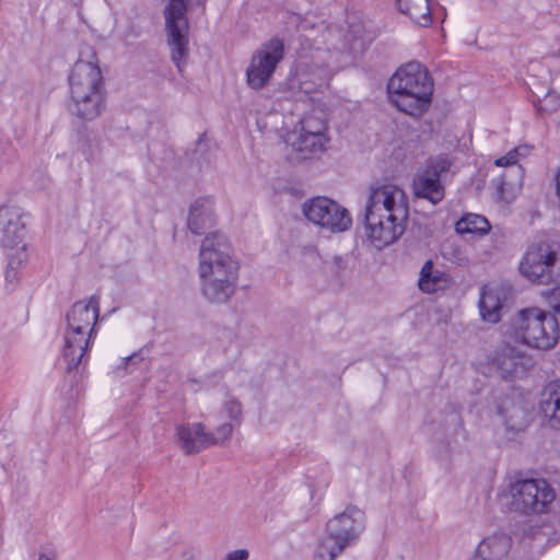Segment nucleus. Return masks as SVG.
<instances>
[{
  "label": "nucleus",
  "mask_w": 560,
  "mask_h": 560,
  "mask_svg": "<svg viewBox=\"0 0 560 560\" xmlns=\"http://www.w3.org/2000/svg\"><path fill=\"white\" fill-rule=\"evenodd\" d=\"M521 155V148H514L513 150L509 151L504 156L497 159L494 164L501 167L512 166L518 162Z\"/></svg>",
  "instance_id": "obj_32"
},
{
  "label": "nucleus",
  "mask_w": 560,
  "mask_h": 560,
  "mask_svg": "<svg viewBox=\"0 0 560 560\" xmlns=\"http://www.w3.org/2000/svg\"><path fill=\"white\" fill-rule=\"evenodd\" d=\"M387 89L393 104L400 112L420 116L431 104L433 81L420 62L411 61L396 71Z\"/></svg>",
  "instance_id": "obj_4"
},
{
  "label": "nucleus",
  "mask_w": 560,
  "mask_h": 560,
  "mask_svg": "<svg viewBox=\"0 0 560 560\" xmlns=\"http://www.w3.org/2000/svg\"><path fill=\"white\" fill-rule=\"evenodd\" d=\"M100 315V299L92 295L88 301H79L66 314L62 358L67 371L77 370L89 360L94 326Z\"/></svg>",
  "instance_id": "obj_3"
},
{
  "label": "nucleus",
  "mask_w": 560,
  "mask_h": 560,
  "mask_svg": "<svg viewBox=\"0 0 560 560\" xmlns=\"http://www.w3.org/2000/svg\"><path fill=\"white\" fill-rule=\"evenodd\" d=\"M447 284V277L444 271L435 269L433 262L428 260L420 270L418 280L419 289L424 293H434Z\"/></svg>",
  "instance_id": "obj_23"
},
{
  "label": "nucleus",
  "mask_w": 560,
  "mask_h": 560,
  "mask_svg": "<svg viewBox=\"0 0 560 560\" xmlns=\"http://www.w3.org/2000/svg\"><path fill=\"white\" fill-rule=\"evenodd\" d=\"M176 441L186 455L201 452L209 447L207 431L202 423H184L176 427Z\"/></svg>",
  "instance_id": "obj_16"
},
{
  "label": "nucleus",
  "mask_w": 560,
  "mask_h": 560,
  "mask_svg": "<svg viewBox=\"0 0 560 560\" xmlns=\"http://www.w3.org/2000/svg\"><path fill=\"white\" fill-rule=\"evenodd\" d=\"M238 269L229 238L219 232L208 234L198 255L197 272L202 298L212 304L226 303L235 293Z\"/></svg>",
  "instance_id": "obj_1"
},
{
  "label": "nucleus",
  "mask_w": 560,
  "mask_h": 560,
  "mask_svg": "<svg viewBox=\"0 0 560 560\" xmlns=\"http://www.w3.org/2000/svg\"><path fill=\"white\" fill-rule=\"evenodd\" d=\"M511 509L522 514L545 513L556 498L545 479L516 480L510 487Z\"/></svg>",
  "instance_id": "obj_7"
},
{
  "label": "nucleus",
  "mask_w": 560,
  "mask_h": 560,
  "mask_svg": "<svg viewBox=\"0 0 560 560\" xmlns=\"http://www.w3.org/2000/svg\"><path fill=\"white\" fill-rule=\"evenodd\" d=\"M248 552L246 550H235L226 556V560H247Z\"/></svg>",
  "instance_id": "obj_35"
},
{
  "label": "nucleus",
  "mask_w": 560,
  "mask_h": 560,
  "mask_svg": "<svg viewBox=\"0 0 560 560\" xmlns=\"http://www.w3.org/2000/svg\"><path fill=\"white\" fill-rule=\"evenodd\" d=\"M0 224L2 225V213H0Z\"/></svg>",
  "instance_id": "obj_39"
},
{
  "label": "nucleus",
  "mask_w": 560,
  "mask_h": 560,
  "mask_svg": "<svg viewBox=\"0 0 560 560\" xmlns=\"http://www.w3.org/2000/svg\"><path fill=\"white\" fill-rule=\"evenodd\" d=\"M0 213H2V245L7 248L14 249V247L20 246V244H24L25 224L22 221L20 210L14 207L1 206Z\"/></svg>",
  "instance_id": "obj_15"
},
{
  "label": "nucleus",
  "mask_w": 560,
  "mask_h": 560,
  "mask_svg": "<svg viewBox=\"0 0 560 560\" xmlns=\"http://www.w3.org/2000/svg\"><path fill=\"white\" fill-rule=\"evenodd\" d=\"M329 138L327 135L308 133L299 131L292 141L293 149L301 153V158L307 159L313 154L322 153L326 150Z\"/></svg>",
  "instance_id": "obj_19"
},
{
  "label": "nucleus",
  "mask_w": 560,
  "mask_h": 560,
  "mask_svg": "<svg viewBox=\"0 0 560 560\" xmlns=\"http://www.w3.org/2000/svg\"><path fill=\"white\" fill-rule=\"evenodd\" d=\"M558 253L547 242L530 244L524 253L518 270L528 281L538 284H550L555 280Z\"/></svg>",
  "instance_id": "obj_8"
},
{
  "label": "nucleus",
  "mask_w": 560,
  "mask_h": 560,
  "mask_svg": "<svg viewBox=\"0 0 560 560\" xmlns=\"http://www.w3.org/2000/svg\"><path fill=\"white\" fill-rule=\"evenodd\" d=\"M71 92H91L104 90L100 67L94 61L78 60L69 75Z\"/></svg>",
  "instance_id": "obj_13"
},
{
  "label": "nucleus",
  "mask_w": 560,
  "mask_h": 560,
  "mask_svg": "<svg viewBox=\"0 0 560 560\" xmlns=\"http://www.w3.org/2000/svg\"><path fill=\"white\" fill-rule=\"evenodd\" d=\"M499 413L503 418V423L508 430L521 431L528 423V411L521 404L508 399L499 407Z\"/></svg>",
  "instance_id": "obj_22"
},
{
  "label": "nucleus",
  "mask_w": 560,
  "mask_h": 560,
  "mask_svg": "<svg viewBox=\"0 0 560 560\" xmlns=\"http://www.w3.org/2000/svg\"><path fill=\"white\" fill-rule=\"evenodd\" d=\"M11 250L12 252L8 254L7 278H14L15 275H11V271H15L23 267L28 258L26 244H22L21 246L14 247V249Z\"/></svg>",
  "instance_id": "obj_28"
},
{
  "label": "nucleus",
  "mask_w": 560,
  "mask_h": 560,
  "mask_svg": "<svg viewBox=\"0 0 560 560\" xmlns=\"http://www.w3.org/2000/svg\"><path fill=\"white\" fill-rule=\"evenodd\" d=\"M493 184H494L500 197L504 198L505 189L508 186H510V184L506 183V180H505V176L502 175L500 177L494 178Z\"/></svg>",
  "instance_id": "obj_33"
},
{
  "label": "nucleus",
  "mask_w": 560,
  "mask_h": 560,
  "mask_svg": "<svg viewBox=\"0 0 560 560\" xmlns=\"http://www.w3.org/2000/svg\"><path fill=\"white\" fill-rule=\"evenodd\" d=\"M452 161L447 155H438L428 160L423 170L419 171L412 182L413 194L433 205L444 198V186L441 176L450 171Z\"/></svg>",
  "instance_id": "obj_11"
},
{
  "label": "nucleus",
  "mask_w": 560,
  "mask_h": 560,
  "mask_svg": "<svg viewBox=\"0 0 560 560\" xmlns=\"http://www.w3.org/2000/svg\"><path fill=\"white\" fill-rule=\"evenodd\" d=\"M492 364L503 378H515L526 374L532 359L516 348L504 345L495 351Z\"/></svg>",
  "instance_id": "obj_12"
},
{
  "label": "nucleus",
  "mask_w": 560,
  "mask_h": 560,
  "mask_svg": "<svg viewBox=\"0 0 560 560\" xmlns=\"http://www.w3.org/2000/svg\"><path fill=\"white\" fill-rule=\"evenodd\" d=\"M35 560H56V553L52 549L48 547H43Z\"/></svg>",
  "instance_id": "obj_34"
},
{
  "label": "nucleus",
  "mask_w": 560,
  "mask_h": 560,
  "mask_svg": "<svg viewBox=\"0 0 560 560\" xmlns=\"http://www.w3.org/2000/svg\"><path fill=\"white\" fill-rule=\"evenodd\" d=\"M222 409L232 421L237 423L241 421L242 404L234 397H229L224 401Z\"/></svg>",
  "instance_id": "obj_31"
},
{
  "label": "nucleus",
  "mask_w": 560,
  "mask_h": 560,
  "mask_svg": "<svg viewBox=\"0 0 560 560\" xmlns=\"http://www.w3.org/2000/svg\"><path fill=\"white\" fill-rule=\"evenodd\" d=\"M515 172L520 175V174H521V168H520V167H517V168L515 170Z\"/></svg>",
  "instance_id": "obj_38"
},
{
  "label": "nucleus",
  "mask_w": 560,
  "mask_h": 560,
  "mask_svg": "<svg viewBox=\"0 0 560 560\" xmlns=\"http://www.w3.org/2000/svg\"><path fill=\"white\" fill-rule=\"evenodd\" d=\"M512 539L505 534H493L485 538L477 548V553L483 560H501L510 551Z\"/></svg>",
  "instance_id": "obj_18"
},
{
  "label": "nucleus",
  "mask_w": 560,
  "mask_h": 560,
  "mask_svg": "<svg viewBox=\"0 0 560 560\" xmlns=\"http://www.w3.org/2000/svg\"><path fill=\"white\" fill-rule=\"evenodd\" d=\"M553 310H555L556 312L560 313V305H555V306H553Z\"/></svg>",
  "instance_id": "obj_37"
},
{
  "label": "nucleus",
  "mask_w": 560,
  "mask_h": 560,
  "mask_svg": "<svg viewBox=\"0 0 560 560\" xmlns=\"http://www.w3.org/2000/svg\"><path fill=\"white\" fill-rule=\"evenodd\" d=\"M104 106V90L70 93V110L82 120L95 119L101 115Z\"/></svg>",
  "instance_id": "obj_14"
},
{
  "label": "nucleus",
  "mask_w": 560,
  "mask_h": 560,
  "mask_svg": "<svg viewBox=\"0 0 560 560\" xmlns=\"http://www.w3.org/2000/svg\"><path fill=\"white\" fill-rule=\"evenodd\" d=\"M283 57L284 44L282 39L273 37L261 44L253 54L246 70L248 86L253 90H261L265 88Z\"/></svg>",
  "instance_id": "obj_9"
},
{
  "label": "nucleus",
  "mask_w": 560,
  "mask_h": 560,
  "mask_svg": "<svg viewBox=\"0 0 560 560\" xmlns=\"http://www.w3.org/2000/svg\"><path fill=\"white\" fill-rule=\"evenodd\" d=\"M332 262L337 272H341L347 268V260L341 256H335Z\"/></svg>",
  "instance_id": "obj_36"
},
{
  "label": "nucleus",
  "mask_w": 560,
  "mask_h": 560,
  "mask_svg": "<svg viewBox=\"0 0 560 560\" xmlns=\"http://www.w3.org/2000/svg\"><path fill=\"white\" fill-rule=\"evenodd\" d=\"M397 8L419 26L428 27L432 24L429 0H397Z\"/></svg>",
  "instance_id": "obj_20"
},
{
  "label": "nucleus",
  "mask_w": 560,
  "mask_h": 560,
  "mask_svg": "<svg viewBox=\"0 0 560 560\" xmlns=\"http://www.w3.org/2000/svg\"><path fill=\"white\" fill-rule=\"evenodd\" d=\"M365 529V514L357 506H348L330 518L326 525L327 538L314 556V560H335L348 546L355 542Z\"/></svg>",
  "instance_id": "obj_6"
},
{
  "label": "nucleus",
  "mask_w": 560,
  "mask_h": 560,
  "mask_svg": "<svg viewBox=\"0 0 560 560\" xmlns=\"http://www.w3.org/2000/svg\"><path fill=\"white\" fill-rule=\"evenodd\" d=\"M303 213L310 222L332 233L345 232L352 224L349 211L326 197H315L305 201Z\"/></svg>",
  "instance_id": "obj_10"
},
{
  "label": "nucleus",
  "mask_w": 560,
  "mask_h": 560,
  "mask_svg": "<svg viewBox=\"0 0 560 560\" xmlns=\"http://www.w3.org/2000/svg\"><path fill=\"white\" fill-rule=\"evenodd\" d=\"M232 432V423H223L219 425L213 433L207 432V439L210 440L209 446L226 442L230 439Z\"/></svg>",
  "instance_id": "obj_29"
},
{
  "label": "nucleus",
  "mask_w": 560,
  "mask_h": 560,
  "mask_svg": "<svg viewBox=\"0 0 560 560\" xmlns=\"http://www.w3.org/2000/svg\"><path fill=\"white\" fill-rule=\"evenodd\" d=\"M143 360H144V350L140 349L139 351H136L132 354L122 358L120 364L115 368L114 373L117 376H122L124 372L127 371V368L129 365H138Z\"/></svg>",
  "instance_id": "obj_30"
},
{
  "label": "nucleus",
  "mask_w": 560,
  "mask_h": 560,
  "mask_svg": "<svg viewBox=\"0 0 560 560\" xmlns=\"http://www.w3.org/2000/svg\"><path fill=\"white\" fill-rule=\"evenodd\" d=\"M300 131L327 135V119L323 112H313L303 117L300 122Z\"/></svg>",
  "instance_id": "obj_27"
},
{
  "label": "nucleus",
  "mask_w": 560,
  "mask_h": 560,
  "mask_svg": "<svg viewBox=\"0 0 560 560\" xmlns=\"http://www.w3.org/2000/svg\"><path fill=\"white\" fill-rule=\"evenodd\" d=\"M512 331L522 343L539 350L555 348L560 337L557 317L539 307L521 310L513 318Z\"/></svg>",
  "instance_id": "obj_5"
},
{
  "label": "nucleus",
  "mask_w": 560,
  "mask_h": 560,
  "mask_svg": "<svg viewBox=\"0 0 560 560\" xmlns=\"http://www.w3.org/2000/svg\"><path fill=\"white\" fill-rule=\"evenodd\" d=\"M491 225L489 221L479 214L468 213L456 222V232L458 234H479L489 232Z\"/></svg>",
  "instance_id": "obj_25"
},
{
  "label": "nucleus",
  "mask_w": 560,
  "mask_h": 560,
  "mask_svg": "<svg viewBox=\"0 0 560 560\" xmlns=\"http://www.w3.org/2000/svg\"><path fill=\"white\" fill-rule=\"evenodd\" d=\"M408 214L406 195L398 186L371 187L364 212L366 238L377 249L393 244L404 234Z\"/></svg>",
  "instance_id": "obj_2"
},
{
  "label": "nucleus",
  "mask_w": 560,
  "mask_h": 560,
  "mask_svg": "<svg viewBox=\"0 0 560 560\" xmlns=\"http://www.w3.org/2000/svg\"><path fill=\"white\" fill-rule=\"evenodd\" d=\"M480 315L483 320L498 323L501 319L502 302L497 291L483 288L479 300Z\"/></svg>",
  "instance_id": "obj_24"
},
{
  "label": "nucleus",
  "mask_w": 560,
  "mask_h": 560,
  "mask_svg": "<svg viewBox=\"0 0 560 560\" xmlns=\"http://www.w3.org/2000/svg\"><path fill=\"white\" fill-rule=\"evenodd\" d=\"M329 79L327 69L317 68L313 73L300 72L298 74V81L302 92L311 94L324 88Z\"/></svg>",
  "instance_id": "obj_26"
},
{
  "label": "nucleus",
  "mask_w": 560,
  "mask_h": 560,
  "mask_svg": "<svg viewBox=\"0 0 560 560\" xmlns=\"http://www.w3.org/2000/svg\"><path fill=\"white\" fill-rule=\"evenodd\" d=\"M547 390L548 397L540 402V409L548 425L560 430V380L549 384Z\"/></svg>",
  "instance_id": "obj_21"
},
{
  "label": "nucleus",
  "mask_w": 560,
  "mask_h": 560,
  "mask_svg": "<svg viewBox=\"0 0 560 560\" xmlns=\"http://www.w3.org/2000/svg\"><path fill=\"white\" fill-rule=\"evenodd\" d=\"M215 223L213 201L210 198L197 199L189 209L187 226L192 234H203Z\"/></svg>",
  "instance_id": "obj_17"
}]
</instances>
